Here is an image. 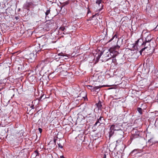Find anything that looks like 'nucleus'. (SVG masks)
I'll use <instances>...</instances> for the list:
<instances>
[{
	"mask_svg": "<svg viewBox=\"0 0 158 158\" xmlns=\"http://www.w3.org/2000/svg\"><path fill=\"white\" fill-rule=\"evenodd\" d=\"M65 28L64 27H61L60 28V30L62 31H64L65 30Z\"/></svg>",
	"mask_w": 158,
	"mask_h": 158,
	"instance_id": "20",
	"label": "nucleus"
},
{
	"mask_svg": "<svg viewBox=\"0 0 158 158\" xmlns=\"http://www.w3.org/2000/svg\"><path fill=\"white\" fill-rule=\"evenodd\" d=\"M135 136H136V135H135V136L134 137V138L136 137Z\"/></svg>",
	"mask_w": 158,
	"mask_h": 158,
	"instance_id": "33",
	"label": "nucleus"
},
{
	"mask_svg": "<svg viewBox=\"0 0 158 158\" xmlns=\"http://www.w3.org/2000/svg\"><path fill=\"white\" fill-rule=\"evenodd\" d=\"M119 48V47L118 46H115L114 47H113L111 48L110 49V52L111 51H114L115 50L117 49H118Z\"/></svg>",
	"mask_w": 158,
	"mask_h": 158,
	"instance_id": "11",
	"label": "nucleus"
},
{
	"mask_svg": "<svg viewBox=\"0 0 158 158\" xmlns=\"http://www.w3.org/2000/svg\"><path fill=\"white\" fill-rule=\"evenodd\" d=\"M110 127L114 131H120V134L121 135V137H123V135L124 134V132L121 129L122 126L120 124H115L111 125Z\"/></svg>",
	"mask_w": 158,
	"mask_h": 158,
	"instance_id": "2",
	"label": "nucleus"
},
{
	"mask_svg": "<svg viewBox=\"0 0 158 158\" xmlns=\"http://www.w3.org/2000/svg\"><path fill=\"white\" fill-rule=\"evenodd\" d=\"M122 155H121L120 154H119L118 155V154H117L116 156H115V158H122Z\"/></svg>",
	"mask_w": 158,
	"mask_h": 158,
	"instance_id": "16",
	"label": "nucleus"
},
{
	"mask_svg": "<svg viewBox=\"0 0 158 158\" xmlns=\"http://www.w3.org/2000/svg\"><path fill=\"white\" fill-rule=\"evenodd\" d=\"M39 152L37 151H36L34 152V153L33 154V155L34 156H35V157H36V156H39Z\"/></svg>",
	"mask_w": 158,
	"mask_h": 158,
	"instance_id": "12",
	"label": "nucleus"
},
{
	"mask_svg": "<svg viewBox=\"0 0 158 158\" xmlns=\"http://www.w3.org/2000/svg\"><path fill=\"white\" fill-rule=\"evenodd\" d=\"M39 130L40 133H41L42 131V130L41 128H39Z\"/></svg>",
	"mask_w": 158,
	"mask_h": 158,
	"instance_id": "23",
	"label": "nucleus"
},
{
	"mask_svg": "<svg viewBox=\"0 0 158 158\" xmlns=\"http://www.w3.org/2000/svg\"><path fill=\"white\" fill-rule=\"evenodd\" d=\"M58 146L59 148H63V146L61 145V144L60 143L58 144Z\"/></svg>",
	"mask_w": 158,
	"mask_h": 158,
	"instance_id": "21",
	"label": "nucleus"
},
{
	"mask_svg": "<svg viewBox=\"0 0 158 158\" xmlns=\"http://www.w3.org/2000/svg\"><path fill=\"white\" fill-rule=\"evenodd\" d=\"M26 58L30 62L33 61L35 59V56L33 53H31L28 55L25 56Z\"/></svg>",
	"mask_w": 158,
	"mask_h": 158,
	"instance_id": "3",
	"label": "nucleus"
},
{
	"mask_svg": "<svg viewBox=\"0 0 158 158\" xmlns=\"http://www.w3.org/2000/svg\"><path fill=\"white\" fill-rule=\"evenodd\" d=\"M90 87H89L88 86V88H90Z\"/></svg>",
	"mask_w": 158,
	"mask_h": 158,
	"instance_id": "34",
	"label": "nucleus"
},
{
	"mask_svg": "<svg viewBox=\"0 0 158 158\" xmlns=\"http://www.w3.org/2000/svg\"><path fill=\"white\" fill-rule=\"evenodd\" d=\"M32 4V2H26L23 6L24 8L27 9Z\"/></svg>",
	"mask_w": 158,
	"mask_h": 158,
	"instance_id": "5",
	"label": "nucleus"
},
{
	"mask_svg": "<svg viewBox=\"0 0 158 158\" xmlns=\"http://www.w3.org/2000/svg\"><path fill=\"white\" fill-rule=\"evenodd\" d=\"M96 105L98 107L99 110H101L103 108L101 102L100 101H99L98 103H97Z\"/></svg>",
	"mask_w": 158,
	"mask_h": 158,
	"instance_id": "9",
	"label": "nucleus"
},
{
	"mask_svg": "<svg viewBox=\"0 0 158 158\" xmlns=\"http://www.w3.org/2000/svg\"><path fill=\"white\" fill-rule=\"evenodd\" d=\"M137 110L140 114H142V109L141 108H137Z\"/></svg>",
	"mask_w": 158,
	"mask_h": 158,
	"instance_id": "13",
	"label": "nucleus"
},
{
	"mask_svg": "<svg viewBox=\"0 0 158 158\" xmlns=\"http://www.w3.org/2000/svg\"><path fill=\"white\" fill-rule=\"evenodd\" d=\"M88 86L90 87V88H91V90L93 91H96L97 89L102 87V86H97L94 87L90 85H89Z\"/></svg>",
	"mask_w": 158,
	"mask_h": 158,
	"instance_id": "6",
	"label": "nucleus"
},
{
	"mask_svg": "<svg viewBox=\"0 0 158 158\" xmlns=\"http://www.w3.org/2000/svg\"><path fill=\"white\" fill-rule=\"evenodd\" d=\"M102 2V0H97L96 2L97 4H98L100 6V4Z\"/></svg>",
	"mask_w": 158,
	"mask_h": 158,
	"instance_id": "14",
	"label": "nucleus"
},
{
	"mask_svg": "<svg viewBox=\"0 0 158 158\" xmlns=\"http://www.w3.org/2000/svg\"><path fill=\"white\" fill-rule=\"evenodd\" d=\"M90 12V10L89 9L88 10V13H89Z\"/></svg>",
	"mask_w": 158,
	"mask_h": 158,
	"instance_id": "30",
	"label": "nucleus"
},
{
	"mask_svg": "<svg viewBox=\"0 0 158 158\" xmlns=\"http://www.w3.org/2000/svg\"><path fill=\"white\" fill-rule=\"evenodd\" d=\"M102 119L103 120H104V118H103V117H100L99 119H98V120L99 121H100V123H102Z\"/></svg>",
	"mask_w": 158,
	"mask_h": 158,
	"instance_id": "18",
	"label": "nucleus"
},
{
	"mask_svg": "<svg viewBox=\"0 0 158 158\" xmlns=\"http://www.w3.org/2000/svg\"><path fill=\"white\" fill-rule=\"evenodd\" d=\"M98 13L92 16V18H94V16H96V15H98Z\"/></svg>",
	"mask_w": 158,
	"mask_h": 158,
	"instance_id": "24",
	"label": "nucleus"
},
{
	"mask_svg": "<svg viewBox=\"0 0 158 158\" xmlns=\"http://www.w3.org/2000/svg\"><path fill=\"white\" fill-rule=\"evenodd\" d=\"M47 40L46 39H43L41 40V44L42 45L41 46L42 47V48H41V49H43V50L47 49L48 48L47 45H46V44H42V43H43V41H45L46 42Z\"/></svg>",
	"mask_w": 158,
	"mask_h": 158,
	"instance_id": "4",
	"label": "nucleus"
},
{
	"mask_svg": "<svg viewBox=\"0 0 158 158\" xmlns=\"http://www.w3.org/2000/svg\"><path fill=\"white\" fill-rule=\"evenodd\" d=\"M50 10H47L46 12H45V15L47 17V15L49 14L50 13Z\"/></svg>",
	"mask_w": 158,
	"mask_h": 158,
	"instance_id": "19",
	"label": "nucleus"
},
{
	"mask_svg": "<svg viewBox=\"0 0 158 158\" xmlns=\"http://www.w3.org/2000/svg\"><path fill=\"white\" fill-rule=\"evenodd\" d=\"M98 123H100V121H99L98 119L97 121L96 122L95 125H96L98 124Z\"/></svg>",
	"mask_w": 158,
	"mask_h": 158,
	"instance_id": "22",
	"label": "nucleus"
},
{
	"mask_svg": "<svg viewBox=\"0 0 158 158\" xmlns=\"http://www.w3.org/2000/svg\"><path fill=\"white\" fill-rule=\"evenodd\" d=\"M102 6H103L102 5H101V7H102Z\"/></svg>",
	"mask_w": 158,
	"mask_h": 158,
	"instance_id": "32",
	"label": "nucleus"
},
{
	"mask_svg": "<svg viewBox=\"0 0 158 158\" xmlns=\"http://www.w3.org/2000/svg\"><path fill=\"white\" fill-rule=\"evenodd\" d=\"M139 41V40H137V41H135V45H137L138 44V42Z\"/></svg>",
	"mask_w": 158,
	"mask_h": 158,
	"instance_id": "25",
	"label": "nucleus"
},
{
	"mask_svg": "<svg viewBox=\"0 0 158 158\" xmlns=\"http://www.w3.org/2000/svg\"><path fill=\"white\" fill-rule=\"evenodd\" d=\"M116 37V38H117V36H116V35H115L114 36H113L112 37V38L111 39H110L109 41H108V42H110V41H111L112 40H113V39L115 38V37Z\"/></svg>",
	"mask_w": 158,
	"mask_h": 158,
	"instance_id": "17",
	"label": "nucleus"
},
{
	"mask_svg": "<svg viewBox=\"0 0 158 158\" xmlns=\"http://www.w3.org/2000/svg\"><path fill=\"white\" fill-rule=\"evenodd\" d=\"M69 4V2H66L64 3V5H67Z\"/></svg>",
	"mask_w": 158,
	"mask_h": 158,
	"instance_id": "27",
	"label": "nucleus"
},
{
	"mask_svg": "<svg viewBox=\"0 0 158 158\" xmlns=\"http://www.w3.org/2000/svg\"><path fill=\"white\" fill-rule=\"evenodd\" d=\"M38 46H36L35 47V49L34 51H35V52L37 53H38V52L40 51L41 50V49L40 47V44H39Z\"/></svg>",
	"mask_w": 158,
	"mask_h": 158,
	"instance_id": "7",
	"label": "nucleus"
},
{
	"mask_svg": "<svg viewBox=\"0 0 158 158\" xmlns=\"http://www.w3.org/2000/svg\"><path fill=\"white\" fill-rule=\"evenodd\" d=\"M47 26L49 28H50L53 25V21H50L48 22L47 24Z\"/></svg>",
	"mask_w": 158,
	"mask_h": 158,
	"instance_id": "8",
	"label": "nucleus"
},
{
	"mask_svg": "<svg viewBox=\"0 0 158 158\" xmlns=\"http://www.w3.org/2000/svg\"><path fill=\"white\" fill-rule=\"evenodd\" d=\"M134 152H136L135 154H137L138 152V150L137 149H134L131 152V153L132 154Z\"/></svg>",
	"mask_w": 158,
	"mask_h": 158,
	"instance_id": "15",
	"label": "nucleus"
},
{
	"mask_svg": "<svg viewBox=\"0 0 158 158\" xmlns=\"http://www.w3.org/2000/svg\"><path fill=\"white\" fill-rule=\"evenodd\" d=\"M54 142L55 143H56V140H54Z\"/></svg>",
	"mask_w": 158,
	"mask_h": 158,
	"instance_id": "31",
	"label": "nucleus"
},
{
	"mask_svg": "<svg viewBox=\"0 0 158 158\" xmlns=\"http://www.w3.org/2000/svg\"><path fill=\"white\" fill-rule=\"evenodd\" d=\"M102 9V8H101V7L99 9V11H100Z\"/></svg>",
	"mask_w": 158,
	"mask_h": 158,
	"instance_id": "29",
	"label": "nucleus"
},
{
	"mask_svg": "<svg viewBox=\"0 0 158 158\" xmlns=\"http://www.w3.org/2000/svg\"><path fill=\"white\" fill-rule=\"evenodd\" d=\"M60 158H64L63 156H60Z\"/></svg>",
	"mask_w": 158,
	"mask_h": 158,
	"instance_id": "28",
	"label": "nucleus"
},
{
	"mask_svg": "<svg viewBox=\"0 0 158 158\" xmlns=\"http://www.w3.org/2000/svg\"><path fill=\"white\" fill-rule=\"evenodd\" d=\"M151 36L150 35H148L146 38L145 42H143V43L142 44L143 45H144V47L143 48H142L140 51L139 52L141 55L142 52L145 49L148 48H148V46H149V43L152 40V39L151 38Z\"/></svg>",
	"mask_w": 158,
	"mask_h": 158,
	"instance_id": "1",
	"label": "nucleus"
},
{
	"mask_svg": "<svg viewBox=\"0 0 158 158\" xmlns=\"http://www.w3.org/2000/svg\"><path fill=\"white\" fill-rule=\"evenodd\" d=\"M110 130L109 136L110 137L114 134V131L111 127H110Z\"/></svg>",
	"mask_w": 158,
	"mask_h": 158,
	"instance_id": "10",
	"label": "nucleus"
},
{
	"mask_svg": "<svg viewBox=\"0 0 158 158\" xmlns=\"http://www.w3.org/2000/svg\"><path fill=\"white\" fill-rule=\"evenodd\" d=\"M107 154H108L107 153H105V154H104V156L103 157L104 158H106V155H107Z\"/></svg>",
	"mask_w": 158,
	"mask_h": 158,
	"instance_id": "26",
	"label": "nucleus"
}]
</instances>
